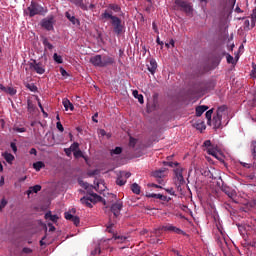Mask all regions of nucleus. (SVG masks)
Wrapping results in <instances>:
<instances>
[{
    "mask_svg": "<svg viewBox=\"0 0 256 256\" xmlns=\"http://www.w3.org/2000/svg\"><path fill=\"white\" fill-rule=\"evenodd\" d=\"M133 97H135V99H138V102L143 105V103H145V100L143 99V94H139V91L134 90L132 92Z\"/></svg>",
    "mask_w": 256,
    "mask_h": 256,
    "instance_id": "obj_24",
    "label": "nucleus"
},
{
    "mask_svg": "<svg viewBox=\"0 0 256 256\" xmlns=\"http://www.w3.org/2000/svg\"><path fill=\"white\" fill-rule=\"evenodd\" d=\"M22 253H26V255H29V253H33V250L31 248L24 247L22 249Z\"/></svg>",
    "mask_w": 256,
    "mask_h": 256,
    "instance_id": "obj_49",
    "label": "nucleus"
},
{
    "mask_svg": "<svg viewBox=\"0 0 256 256\" xmlns=\"http://www.w3.org/2000/svg\"><path fill=\"white\" fill-rule=\"evenodd\" d=\"M160 229H161V231H170L172 233H177V235H187V233H185L183 230H181L171 224L162 226Z\"/></svg>",
    "mask_w": 256,
    "mask_h": 256,
    "instance_id": "obj_9",
    "label": "nucleus"
},
{
    "mask_svg": "<svg viewBox=\"0 0 256 256\" xmlns=\"http://www.w3.org/2000/svg\"><path fill=\"white\" fill-rule=\"evenodd\" d=\"M42 43H43L45 49H49L50 51L53 49V45L49 42V39L43 38Z\"/></svg>",
    "mask_w": 256,
    "mask_h": 256,
    "instance_id": "obj_30",
    "label": "nucleus"
},
{
    "mask_svg": "<svg viewBox=\"0 0 256 256\" xmlns=\"http://www.w3.org/2000/svg\"><path fill=\"white\" fill-rule=\"evenodd\" d=\"M33 168L35 169V171H40L42 169H45V163H43L42 161L35 162L33 164Z\"/></svg>",
    "mask_w": 256,
    "mask_h": 256,
    "instance_id": "obj_27",
    "label": "nucleus"
},
{
    "mask_svg": "<svg viewBox=\"0 0 256 256\" xmlns=\"http://www.w3.org/2000/svg\"><path fill=\"white\" fill-rule=\"evenodd\" d=\"M121 176L124 177L127 180V179H129V177H131V174H130V172H123L121 174Z\"/></svg>",
    "mask_w": 256,
    "mask_h": 256,
    "instance_id": "obj_55",
    "label": "nucleus"
},
{
    "mask_svg": "<svg viewBox=\"0 0 256 256\" xmlns=\"http://www.w3.org/2000/svg\"><path fill=\"white\" fill-rule=\"evenodd\" d=\"M241 165L243 167H246V169H251V164H249V163L241 162Z\"/></svg>",
    "mask_w": 256,
    "mask_h": 256,
    "instance_id": "obj_58",
    "label": "nucleus"
},
{
    "mask_svg": "<svg viewBox=\"0 0 256 256\" xmlns=\"http://www.w3.org/2000/svg\"><path fill=\"white\" fill-rule=\"evenodd\" d=\"M38 191H41V185L39 184L29 187L26 193L29 196L32 193H37Z\"/></svg>",
    "mask_w": 256,
    "mask_h": 256,
    "instance_id": "obj_22",
    "label": "nucleus"
},
{
    "mask_svg": "<svg viewBox=\"0 0 256 256\" xmlns=\"http://www.w3.org/2000/svg\"><path fill=\"white\" fill-rule=\"evenodd\" d=\"M74 157H75L76 159H79V157H83V152H82L81 150H76V151L74 152Z\"/></svg>",
    "mask_w": 256,
    "mask_h": 256,
    "instance_id": "obj_47",
    "label": "nucleus"
},
{
    "mask_svg": "<svg viewBox=\"0 0 256 256\" xmlns=\"http://www.w3.org/2000/svg\"><path fill=\"white\" fill-rule=\"evenodd\" d=\"M148 71L151 73V75H155V72L157 71V61L155 59H151L149 65H147Z\"/></svg>",
    "mask_w": 256,
    "mask_h": 256,
    "instance_id": "obj_16",
    "label": "nucleus"
},
{
    "mask_svg": "<svg viewBox=\"0 0 256 256\" xmlns=\"http://www.w3.org/2000/svg\"><path fill=\"white\" fill-rule=\"evenodd\" d=\"M112 239H114V241H117V243H125V241H127V237L117 235L116 233L113 234Z\"/></svg>",
    "mask_w": 256,
    "mask_h": 256,
    "instance_id": "obj_25",
    "label": "nucleus"
},
{
    "mask_svg": "<svg viewBox=\"0 0 256 256\" xmlns=\"http://www.w3.org/2000/svg\"><path fill=\"white\" fill-rule=\"evenodd\" d=\"M121 209H123V202L121 200L116 201L111 206V212L115 218H118L121 215Z\"/></svg>",
    "mask_w": 256,
    "mask_h": 256,
    "instance_id": "obj_8",
    "label": "nucleus"
},
{
    "mask_svg": "<svg viewBox=\"0 0 256 256\" xmlns=\"http://www.w3.org/2000/svg\"><path fill=\"white\" fill-rule=\"evenodd\" d=\"M56 127H57L58 131H60L61 133H63L65 131V128L63 127V124H61V121H58L56 123Z\"/></svg>",
    "mask_w": 256,
    "mask_h": 256,
    "instance_id": "obj_44",
    "label": "nucleus"
},
{
    "mask_svg": "<svg viewBox=\"0 0 256 256\" xmlns=\"http://www.w3.org/2000/svg\"><path fill=\"white\" fill-rule=\"evenodd\" d=\"M4 93H8V95H17V90L13 87H6Z\"/></svg>",
    "mask_w": 256,
    "mask_h": 256,
    "instance_id": "obj_31",
    "label": "nucleus"
},
{
    "mask_svg": "<svg viewBox=\"0 0 256 256\" xmlns=\"http://www.w3.org/2000/svg\"><path fill=\"white\" fill-rule=\"evenodd\" d=\"M53 59L58 64L63 63V57H61V55H58L57 53H54Z\"/></svg>",
    "mask_w": 256,
    "mask_h": 256,
    "instance_id": "obj_39",
    "label": "nucleus"
},
{
    "mask_svg": "<svg viewBox=\"0 0 256 256\" xmlns=\"http://www.w3.org/2000/svg\"><path fill=\"white\" fill-rule=\"evenodd\" d=\"M156 43H158V45H163V41H161L159 36H157V38H156Z\"/></svg>",
    "mask_w": 256,
    "mask_h": 256,
    "instance_id": "obj_62",
    "label": "nucleus"
},
{
    "mask_svg": "<svg viewBox=\"0 0 256 256\" xmlns=\"http://www.w3.org/2000/svg\"><path fill=\"white\" fill-rule=\"evenodd\" d=\"M166 165H168V167H177V165H179V163L167 162Z\"/></svg>",
    "mask_w": 256,
    "mask_h": 256,
    "instance_id": "obj_56",
    "label": "nucleus"
},
{
    "mask_svg": "<svg viewBox=\"0 0 256 256\" xmlns=\"http://www.w3.org/2000/svg\"><path fill=\"white\" fill-rule=\"evenodd\" d=\"M212 115H213V109L208 110V111L206 112V114H205V117H206V119H207V121H208V125H209V123H211V117H212Z\"/></svg>",
    "mask_w": 256,
    "mask_h": 256,
    "instance_id": "obj_40",
    "label": "nucleus"
},
{
    "mask_svg": "<svg viewBox=\"0 0 256 256\" xmlns=\"http://www.w3.org/2000/svg\"><path fill=\"white\" fill-rule=\"evenodd\" d=\"M114 225H115V223H113L112 221H109L108 224L106 225V231L108 233H112V235L115 233V232H113Z\"/></svg>",
    "mask_w": 256,
    "mask_h": 256,
    "instance_id": "obj_34",
    "label": "nucleus"
},
{
    "mask_svg": "<svg viewBox=\"0 0 256 256\" xmlns=\"http://www.w3.org/2000/svg\"><path fill=\"white\" fill-rule=\"evenodd\" d=\"M60 73L62 77H67L69 75L63 68H60Z\"/></svg>",
    "mask_w": 256,
    "mask_h": 256,
    "instance_id": "obj_57",
    "label": "nucleus"
},
{
    "mask_svg": "<svg viewBox=\"0 0 256 256\" xmlns=\"http://www.w3.org/2000/svg\"><path fill=\"white\" fill-rule=\"evenodd\" d=\"M72 152H73V150H71L70 148L64 149V153H66L67 157H71Z\"/></svg>",
    "mask_w": 256,
    "mask_h": 256,
    "instance_id": "obj_53",
    "label": "nucleus"
},
{
    "mask_svg": "<svg viewBox=\"0 0 256 256\" xmlns=\"http://www.w3.org/2000/svg\"><path fill=\"white\" fill-rule=\"evenodd\" d=\"M165 171H167V168H161L159 170H155L152 172V176L156 179H163L165 177Z\"/></svg>",
    "mask_w": 256,
    "mask_h": 256,
    "instance_id": "obj_15",
    "label": "nucleus"
},
{
    "mask_svg": "<svg viewBox=\"0 0 256 256\" xmlns=\"http://www.w3.org/2000/svg\"><path fill=\"white\" fill-rule=\"evenodd\" d=\"M153 7V4H149L147 7H146V11L147 13H150L151 12V8Z\"/></svg>",
    "mask_w": 256,
    "mask_h": 256,
    "instance_id": "obj_61",
    "label": "nucleus"
},
{
    "mask_svg": "<svg viewBox=\"0 0 256 256\" xmlns=\"http://www.w3.org/2000/svg\"><path fill=\"white\" fill-rule=\"evenodd\" d=\"M101 18L105 19L106 21H109L113 27V32L115 35H121L123 31L125 30V26H123V22L121 21V18L114 16L113 12H109V10H105L104 13L101 14Z\"/></svg>",
    "mask_w": 256,
    "mask_h": 256,
    "instance_id": "obj_1",
    "label": "nucleus"
},
{
    "mask_svg": "<svg viewBox=\"0 0 256 256\" xmlns=\"http://www.w3.org/2000/svg\"><path fill=\"white\" fill-rule=\"evenodd\" d=\"M207 109H209V107L205 106V105L197 106L196 107V117H201V115H203V113H205V111H207Z\"/></svg>",
    "mask_w": 256,
    "mask_h": 256,
    "instance_id": "obj_20",
    "label": "nucleus"
},
{
    "mask_svg": "<svg viewBox=\"0 0 256 256\" xmlns=\"http://www.w3.org/2000/svg\"><path fill=\"white\" fill-rule=\"evenodd\" d=\"M223 116L219 115V114H216L214 117H213V125H214V129H219L221 127V119H222Z\"/></svg>",
    "mask_w": 256,
    "mask_h": 256,
    "instance_id": "obj_17",
    "label": "nucleus"
},
{
    "mask_svg": "<svg viewBox=\"0 0 256 256\" xmlns=\"http://www.w3.org/2000/svg\"><path fill=\"white\" fill-rule=\"evenodd\" d=\"M152 28L154 30V33L159 34V28L157 27V24L155 22L152 23Z\"/></svg>",
    "mask_w": 256,
    "mask_h": 256,
    "instance_id": "obj_51",
    "label": "nucleus"
},
{
    "mask_svg": "<svg viewBox=\"0 0 256 256\" xmlns=\"http://www.w3.org/2000/svg\"><path fill=\"white\" fill-rule=\"evenodd\" d=\"M125 183H127V180L123 179V176L118 177L116 180V184H118L120 187H123Z\"/></svg>",
    "mask_w": 256,
    "mask_h": 256,
    "instance_id": "obj_38",
    "label": "nucleus"
},
{
    "mask_svg": "<svg viewBox=\"0 0 256 256\" xmlns=\"http://www.w3.org/2000/svg\"><path fill=\"white\" fill-rule=\"evenodd\" d=\"M175 9L177 11H183L186 15H193V5L185 0H175Z\"/></svg>",
    "mask_w": 256,
    "mask_h": 256,
    "instance_id": "obj_4",
    "label": "nucleus"
},
{
    "mask_svg": "<svg viewBox=\"0 0 256 256\" xmlns=\"http://www.w3.org/2000/svg\"><path fill=\"white\" fill-rule=\"evenodd\" d=\"M225 111H227V106H220L217 109L216 115L223 117V113H225Z\"/></svg>",
    "mask_w": 256,
    "mask_h": 256,
    "instance_id": "obj_35",
    "label": "nucleus"
},
{
    "mask_svg": "<svg viewBox=\"0 0 256 256\" xmlns=\"http://www.w3.org/2000/svg\"><path fill=\"white\" fill-rule=\"evenodd\" d=\"M0 205H1V207H5V205H7V201H5V199H2Z\"/></svg>",
    "mask_w": 256,
    "mask_h": 256,
    "instance_id": "obj_63",
    "label": "nucleus"
},
{
    "mask_svg": "<svg viewBox=\"0 0 256 256\" xmlns=\"http://www.w3.org/2000/svg\"><path fill=\"white\" fill-rule=\"evenodd\" d=\"M30 155H37V149L32 148V149L30 150Z\"/></svg>",
    "mask_w": 256,
    "mask_h": 256,
    "instance_id": "obj_60",
    "label": "nucleus"
},
{
    "mask_svg": "<svg viewBox=\"0 0 256 256\" xmlns=\"http://www.w3.org/2000/svg\"><path fill=\"white\" fill-rule=\"evenodd\" d=\"M244 29H246L247 31L251 29V23L249 22V20L244 21Z\"/></svg>",
    "mask_w": 256,
    "mask_h": 256,
    "instance_id": "obj_48",
    "label": "nucleus"
},
{
    "mask_svg": "<svg viewBox=\"0 0 256 256\" xmlns=\"http://www.w3.org/2000/svg\"><path fill=\"white\" fill-rule=\"evenodd\" d=\"M251 75H252V77H256V64H252Z\"/></svg>",
    "mask_w": 256,
    "mask_h": 256,
    "instance_id": "obj_50",
    "label": "nucleus"
},
{
    "mask_svg": "<svg viewBox=\"0 0 256 256\" xmlns=\"http://www.w3.org/2000/svg\"><path fill=\"white\" fill-rule=\"evenodd\" d=\"M80 187H83L84 189L88 190V193H91V189H93V186H89V183L84 182L82 180L79 181Z\"/></svg>",
    "mask_w": 256,
    "mask_h": 256,
    "instance_id": "obj_29",
    "label": "nucleus"
},
{
    "mask_svg": "<svg viewBox=\"0 0 256 256\" xmlns=\"http://www.w3.org/2000/svg\"><path fill=\"white\" fill-rule=\"evenodd\" d=\"M251 29H253V27H255V23H256V8L253 10L252 14H251Z\"/></svg>",
    "mask_w": 256,
    "mask_h": 256,
    "instance_id": "obj_37",
    "label": "nucleus"
},
{
    "mask_svg": "<svg viewBox=\"0 0 256 256\" xmlns=\"http://www.w3.org/2000/svg\"><path fill=\"white\" fill-rule=\"evenodd\" d=\"M64 217H65V219H67V221H72V223H74V225H76V227H78L79 223H81V220L79 219L78 216H74L73 214H71L69 212H65Z\"/></svg>",
    "mask_w": 256,
    "mask_h": 256,
    "instance_id": "obj_11",
    "label": "nucleus"
},
{
    "mask_svg": "<svg viewBox=\"0 0 256 256\" xmlns=\"http://www.w3.org/2000/svg\"><path fill=\"white\" fill-rule=\"evenodd\" d=\"M71 151H73V153H75V151H78L79 149V143L74 142L71 146H70Z\"/></svg>",
    "mask_w": 256,
    "mask_h": 256,
    "instance_id": "obj_43",
    "label": "nucleus"
},
{
    "mask_svg": "<svg viewBox=\"0 0 256 256\" xmlns=\"http://www.w3.org/2000/svg\"><path fill=\"white\" fill-rule=\"evenodd\" d=\"M150 197H152V199H160V201H166L167 203H169V201H171V197H167V196L162 195V194L152 193L150 195Z\"/></svg>",
    "mask_w": 256,
    "mask_h": 256,
    "instance_id": "obj_18",
    "label": "nucleus"
},
{
    "mask_svg": "<svg viewBox=\"0 0 256 256\" xmlns=\"http://www.w3.org/2000/svg\"><path fill=\"white\" fill-rule=\"evenodd\" d=\"M62 103L64 105L65 111H67L68 109H70V111H74L75 106H73V103H71L69 99H64Z\"/></svg>",
    "mask_w": 256,
    "mask_h": 256,
    "instance_id": "obj_21",
    "label": "nucleus"
},
{
    "mask_svg": "<svg viewBox=\"0 0 256 256\" xmlns=\"http://www.w3.org/2000/svg\"><path fill=\"white\" fill-rule=\"evenodd\" d=\"M114 63L115 58L107 55L102 57V67H109V65H113Z\"/></svg>",
    "mask_w": 256,
    "mask_h": 256,
    "instance_id": "obj_14",
    "label": "nucleus"
},
{
    "mask_svg": "<svg viewBox=\"0 0 256 256\" xmlns=\"http://www.w3.org/2000/svg\"><path fill=\"white\" fill-rule=\"evenodd\" d=\"M121 153H123V148L121 147H116L115 149L110 151V155H121Z\"/></svg>",
    "mask_w": 256,
    "mask_h": 256,
    "instance_id": "obj_32",
    "label": "nucleus"
},
{
    "mask_svg": "<svg viewBox=\"0 0 256 256\" xmlns=\"http://www.w3.org/2000/svg\"><path fill=\"white\" fill-rule=\"evenodd\" d=\"M165 191L169 193V195H175V190H173V188H166Z\"/></svg>",
    "mask_w": 256,
    "mask_h": 256,
    "instance_id": "obj_54",
    "label": "nucleus"
},
{
    "mask_svg": "<svg viewBox=\"0 0 256 256\" xmlns=\"http://www.w3.org/2000/svg\"><path fill=\"white\" fill-rule=\"evenodd\" d=\"M101 254V247L96 246L94 250H92L91 255L95 256V255H100Z\"/></svg>",
    "mask_w": 256,
    "mask_h": 256,
    "instance_id": "obj_41",
    "label": "nucleus"
},
{
    "mask_svg": "<svg viewBox=\"0 0 256 256\" xmlns=\"http://www.w3.org/2000/svg\"><path fill=\"white\" fill-rule=\"evenodd\" d=\"M26 87L27 89H29V91H32V93H35V91H37V86H35V84H27Z\"/></svg>",
    "mask_w": 256,
    "mask_h": 256,
    "instance_id": "obj_42",
    "label": "nucleus"
},
{
    "mask_svg": "<svg viewBox=\"0 0 256 256\" xmlns=\"http://www.w3.org/2000/svg\"><path fill=\"white\" fill-rule=\"evenodd\" d=\"M40 25L43 29H46V31H54L55 30V17L48 16L40 22Z\"/></svg>",
    "mask_w": 256,
    "mask_h": 256,
    "instance_id": "obj_5",
    "label": "nucleus"
},
{
    "mask_svg": "<svg viewBox=\"0 0 256 256\" xmlns=\"http://www.w3.org/2000/svg\"><path fill=\"white\" fill-rule=\"evenodd\" d=\"M88 194L89 196H84L80 199V203H82V205H85V207H88L89 209L93 207V204L99 203V201L103 199L97 193L88 192Z\"/></svg>",
    "mask_w": 256,
    "mask_h": 256,
    "instance_id": "obj_3",
    "label": "nucleus"
},
{
    "mask_svg": "<svg viewBox=\"0 0 256 256\" xmlns=\"http://www.w3.org/2000/svg\"><path fill=\"white\" fill-rule=\"evenodd\" d=\"M27 109L29 113H33V111H35V104H33V101L31 100L27 101Z\"/></svg>",
    "mask_w": 256,
    "mask_h": 256,
    "instance_id": "obj_33",
    "label": "nucleus"
},
{
    "mask_svg": "<svg viewBox=\"0 0 256 256\" xmlns=\"http://www.w3.org/2000/svg\"><path fill=\"white\" fill-rule=\"evenodd\" d=\"M90 63L94 65V67H103V56L96 55L90 59Z\"/></svg>",
    "mask_w": 256,
    "mask_h": 256,
    "instance_id": "obj_12",
    "label": "nucleus"
},
{
    "mask_svg": "<svg viewBox=\"0 0 256 256\" xmlns=\"http://www.w3.org/2000/svg\"><path fill=\"white\" fill-rule=\"evenodd\" d=\"M175 177L178 181V189L181 185H185V178L183 177V169L177 168L174 170Z\"/></svg>",
    "mask_w": 256,
    "mask_h": 256,
    "instance_id": "obj_10",
    "label": "nucleus"
},
{
    "mask_svg": "<svg viewBox=\"0 0 256 256\" xmlns=\"http://www.w3.org/2000/svg\"><path fill=\"white\" fill-rule=\"evenodd\" d=\"M203 147H206L208 155H212V157H215L217 159L219 153L217 152V148H214L211 140L204 141Z\"/></svg>",
    "mask_w": 256,
    "mask_h": 256,
    "instance_id": "obj_7",
    "label": "nucleus"
},
{
    "mask_svg": "<svg viewBox=\"0 0 256 256\" xmlns=\"http://www.w3.org/2000/svg\"><path fill=\"white\" fill-rule=\"evenodd\" d=\"M15 131H17V133H25L26 129L25 128H15Z\"/></svg>",
    "mask_w": 256,
    "mask_h": 256,
    "instance_id": "obj_59",
    "label": "nucleus"
},
{
    "mask_svg": "<svg viewBox=\"0 0 256 256\" xmlns=\"http://www.w3.org/2000/svg\"><path fill=\"white\" fill-rule=\"evenodd\" d=\"M26 15L29 17H35V15H45L47 10L37 2H31V4L25 10Z\"/></svg>",
    "mask_w": 256,
    "mask_h": 256,
    "instance_id": "obj_2",
    "label": "nucleus"
},
{
    "mask_svg": "<svg viewBox=\"0 0 256 256\" xmlns=\"http://www.w3.org/2000/svg\"><path fill=\"white\" fill-rule=\"evenodd\" d=\"M29 67L31 71H35L38 75H43L45 73V66H43V63L41 62H37V60L29 62Z\"/></svg>",
    "mask_w": 256,
    "mask_h": 256,
    "instance_id": "obj_6",
    "label": "nucleus"
},
{
    "mask_svg": "<svg viewBox=\"0 0 256 256\" xmlns=\"http://www.w3.org/2000/svg\"><path fill=\"white\" fill-rule=\"evenodd\" d=\"M45 219H49L50 221H52V223H57L59 216L52 215L51 211H49L45 214Z\"/></svg>",
    "mask_w": 256,
    "mask_h": 256,
    "instance_id": "obj_26",
    "label": "nucleus"
},
{
    "mask_svg": "<svg viewBox=\"0 0 256 256\" xmlns=\"http://www.w3.org/2000/svg\"><path fill=\"white\" fill-rule=\"evenodd\" d=\"M226 59H227V63H230L232 65L235 63V59L230 54L226 55Z\"/></svg>",
    "mask_w": 256,
    "mask_h": 256,
    "instance_id": "obj_45",
    "label": "nucleus"
},
{
    "mask_svg": "<svg viewBox=\"0 0 256 256\" xmlns=\"http://www.w3.org/2000/svg\"><path fill=\"white\" fill-rule=\"evenodd\" d=\"M2 157H4L5 161H7L10 165L15 160V156H13V154L8 153V152H4L2 154Z\"/></svg>",
    "mask_w": 256,
    "mask_h": 256,
    "instance_id": "obj_23",
    "label": "nucleus"
},
{
    "mask_svg": "<svg viewBox=\"0 0 256 256\" xmlns=\"http://www.w3.org/2000/svg\"><path fill=\"white\" fill-rule=\"evenodd\" d=\"M253 145V149H252V153L256 154V142L252 144Z\"/></svg>",
    "mask_w": 256,
    "mask_h": 256,
    "instance_id": "obj_64",
    "label": "nucleus"
},
{
    "mask_svg": "<svg viewBox=\"0 0 256 256\" xmlns=\"http://www.w3.org/2000/svg\"><path fill=\"white\" fill-rule=\"evenodd\" d=\"M131 191L135 193V195H139V193H141V187L137 183H133L131 186Z\"/></svg>",
    "mask_w": 256,
    "mask_h": 256,
    "instance_id": "obj_28",
    "label": "nucleus"
},
{
    "mask_svg": "<svg viewBox=\"0 0 256 256\" xmlns=\"http://www.w3.org/2000/svg\"><path fill=\"white\" fill-rule=\"evenodd\" d=\"M223 193L227 195L230 199H234V197H237V192L235 190L231 189L229 186H223L222 187Z\"/></svg>",
    "mask_w": 256,
    "mask_h": 256,
    "instance_id": "obj_13",
    "label": "nucleus"
},
{
    "mask_svg": "<svg viewBox=\"0 0 256 256\" xmlns=\"http://www.w3.org/2000/svg\"><path fill=\"white\" fill-rule=\"evenodd\" d=\"M66 19L72 24V25H79V19H77L75 16H72L69 12L65 13Z\"/></svg>",
    "mask_w": 256,
    "mask_h": 256,
    "instance_id": "obj_19",
    "label": "nucleus"
},
{
    "mask_svg": "<svg viewBox=\"0 0 256 256\" xmlns=\"http://www.w3.org/2000/svg\"><path fill=\"white\" fill-rule=\"evenodd\" d=\"M129 145L130 147H135V145H137V139L130 137Z\"/></svg>",
    "mask_w": 256,
    "mask_h": 256,
    "instance_id": "obj_46",
    "label": "nucleus"
},
{
    "mask_svg": "<svg viewBox=\"0 0 256 256\" xmlns=\"http://www.w3.org/2000/svg\"><path fill=\"white\" fill-rule=\"evenodd\" d=\"M10 147L14 153H17V145L14 142H11Z\"/></svg>",
    "mask_w": 256,
    "mask_h": 256,
    "instance_id": "obj_52",
    "label": "nucleus"
},
{
    "mask_svg": "<svg viewBox=\"0 0 256 256\" xmlns=\"http://www.w3.org/2000/svg\"><path fill=\"white\" fill-rule=\"evenodd\" d=\"M109 9H111V11H114L115 13H119V11H121V7H119V5L117 4H110Z\"/></svg>",
    "mask_w": 256,
    "mask_h": 256,
    "instance_id": "obj_36",
    "label": "nucleus"
}]
</instances>
